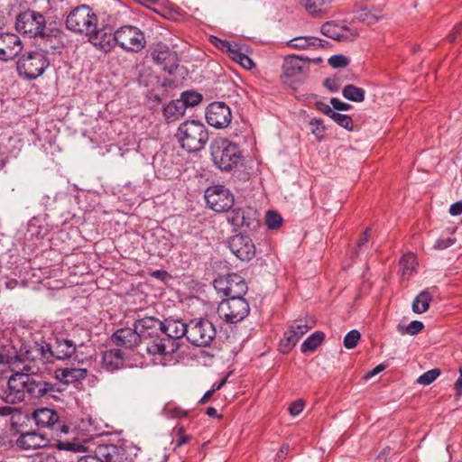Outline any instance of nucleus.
Wrapping results in <instances>:
<instances>
[{"instance_id":"obj_42","label":"nucleus","mask_w":462,"mask_h":462,"mask_svg":"<svg viewBox=\"0 0 462 462\" xmlns=\"http://www.w3.org/2000/svg\"><path fill=\"white\" fill-rule=\"evenodd\" d=\"M203 99L201 94L195 91H185L181 94L180 100L183 103L185 109L198 106Z\"/></svg>"},{"instance_id":"obj_5","label":"nucleus","mask_w":462,"mask_h":462,"mask_svg":"<svg viewBox=\"0 0 462 462\" xmlns=\"http://www.w3.org/2000/svg\"><path fill=\"white\" fill-rule=\"evenodd\" d=\"M142 344L148 354L162 356V351L153 350L152 346L162 345V321L154 317H144L134 321Z\"/></svg>"},{"instance_id":"obj_43","label":"nucleus","mask_w":462,"mask_h":462,"mask_svg":"<svg viewBox=\"0 0 462 462\" xmlns=\"http://www.w3.org/2000/svg\"><path fill=\"white\" fill-rule=\"evenodd\" d=\"M424 328V325L421 321L413 320L409 325L404 326L402 324L397 325V330L402 334H408L411 336H415L422 331Z\"/></svg>"},{"instance_id":"obj_50","label":"nucleus","mask_w":462,"mask_h":462,"mask_svg":"<svg viewBox=\"0 0 462 462\" xmlns=\"http://www.w3.org/2000/svg\"><path fill=\"white\" fill-rule=\"evenodd\" d=\"M361 335L358 330L353 329L349 331L344 337V346L347 349H352L356 347L357 342L359 341Z\"/></svg>"},{"instance_id":"obj_2","label":"nucleus","mask_w":462,"mask_h":462,"mask_svg":"<svg viewBox=\"0 0 462 462\" xmlns=\"http://www.w3.org/2000/svg\"><path fill=\"white\" fill-rule=\"evenodd\" d=\"M180 146L188 152L203 150L208 142L207 126L198 120H186L181 123L175 134Z\"/></svg>"},{"instance_id":"obj_10","label":"nucleus","mask_w":462,"mask_h":462,"mask_svg":"<svg viewBox=\"0 0 462 462\" xmlns=\"http://www.w3.org/2000/svg\"><path fill=\"white\" fill-rule=\"evenodd\" d=\"M45 17L42 14L28 9L16 16V31L29 37H44Z\"/></svg>"},{"instance_id":"obj_34","label":"nucleus","mask_w":462,"mask_h":462,"mask_svg":"<svg viewBox=\"0 0 462 462\" xmlns=\"http://www.w3.org/2000/svg\"><path fill=\"white\" fill-rule=\"evenodd\" d=\"M432 296L428 291H421L412 301V311L417 314L426 312L430 308Z\"/></svg>"},{"instance_id":"obj_40","label":"nucleus","mask_w":462,"mask_h":462,"mask_svg":"<svg viewBox=\"0 0 462 462\" xmlns=\"http://www.w3.org/2000/svg\"><path fill=\"white\" fill-rule=\"evenodd\" d=\"M300 340L299 336L295 334L294 330L290 328L284 333L283 338L280 343V351L283 354L289 353L291 348L298 343Z\"/></svg>"},{"instance_id":"obj_20","label":"nucleus","mask_w":462,"mask_h":462,"mask_svg":"<svg viewBox=\"0 0 462 462\" xmlns=\"http://www.w3.org/2000/svg\"><path fill=\"white\" fill-rule=\"evenodd\" d=\"M228 222L235 227L254 228L258 225L255 211L252 208H236L228 211Z\"/></svg>"},{"instance_id":"obj_6","label":"nucleus","mask_w":462,"mask_h":462,"mask_svg":"<svg viewBox=\"0 0 462 462\" xmlns=\"http://www.w3.org/2000/svg\"><path fill=\"white\" fill-rule=\"evenodd\" d=\"M49 66L46 54L41 51L23 54L17 62V71L26 79H35L43 74Z\"/></svg>"},{"instance_id":"obj_53","label":"nucleus","mask_w":462,"mask_h":462,"mask_svg":"<svg viewBox=\"0 0 462 462\" xmlns=\"http://www.w3.org/2000/svg\"><path fill=\"white\" fill-rule=\"evenodd\" d=\"M328 64L335 69L344 68L349 64V60L345 55L337 54L328 59Z\"/></svg>"},{"instance_id":"obj_52","label":"nucleus","mask_w":462,"mask_h":462,"mask_svg":"<svg viewBox=\"0 0 462 462\" xmlns=\"http://www.w3.org/2000/svg\"><path fill=\"white\" fill-rule=\"evenodd\" d=\"M217 48L226 52L227 54L230 52L232 48H236V42H231L228 41L221 40L216 36L211 37L210 41Z\"/></svg>"},{"instance_id":"obj_35","label":"nucleus","mask_w":462,"mask_h":462,"mask_svg":"<svg viewBox=\"0 0 462 462\" xmlns=\"http://www.w3.org/2000/svg\"><path fill=\"white\" fill-rule=\"evenodd\" d=\"M228 57L246 69H251L254 67L253 60L243 52L242 47L237 43H236V48H232Z\"/></svg>"},{"instance_id":"obj_45","label":"nucleus","mask_w":462,"mask_h":462,"mask_svg":"<svg viewBox=\"0 0 462 462\" xmlns=\"http://www.w3.org/2000/svg\"><path fill=\"white\" fill-rule=\"evenodd\" d=\"M310 125L311 127V133L315 135L316 139L318 141L323 140L326 132L323 120L320 118H313L310 121Z\"/></svg>"},{"instance_id":"obj_32","label":"nucleus","mask_w":462,"mask_h":462,"mask_svg":"<svg viewBox=\"0 0 462 462\" xmlns=\"http://www.w3.org/2000/svg\"><path fill=\"white\" fill-rule=\"evenodd\" d=\"M186 109L180 99L172 100L163 107V116L167 122H174L185 115Z\"/></svg>"},{"instance_id":"obj_49","label":"nucleus","mask_w":462,"mask_h":462,"mask_svg":"<svg viewBox=\"0 0 462 462\" xmlns=\"http://www.w3.org/2000/svg\"><path fill=\"white\" fill-rule=\"evenodd\" d=\"M265 222L268 228L277 229L282 224V217L275 211H268L266 213Z\"/></svg>"},{"instance_id":"obj_55","label":"nucleus","mask_w":462,"mask_h":462,"mask_svg":"<svg viewBox=\"0 0 462 462\" xmlns=\"http://www.w3.org/2000/svg\"><path fill=\"white\" fill-rule=\"evenodd\" d=\"M455 242H456V240L451 237L439 238L434 244L433 248L435 250H443V249L448 248L449 246L453 245L455 244Z\"/></svg>"},{"instance_id":"obj_9","label":"nucleus","mask_w":462,"mask_h":462,"mask_svg":"<svg viewBox=\"0 0 462 462\" xmlns=\"http://www.w3.org/2000/svg\"><path fill=\"white\" fill-rule=\"evenodd\" d=\"M215 325L206 318L190 319L188 326L187 340L196 346H208L216 337Z\"/></svg>"},{"instance_id":"obj_17","label":"nucleus","mask_w":462,"mask_h":462,"mask_svg":"<svg viewBox=\"0 0 462 462\" xmlns=\"http://www.w3.org/2000/svg\"><path fill=\"white\" fill-rule=\"evenodd\" d=\"M50 232L51 226L44 218L33 217L27 224L24 241L25 243H30L31 245H37L38 243L42 242L49 236Z\"/></svg>"},{"instance_id":"obj_14","label":"nucleus","mask_w":462,"mask_h":462,"mask_svg":"<svg viewBox=\"0 0 462 462\" xmlns=\"http://www.w3.org/2000/svg\"><path fill=\"white\" fill-rule=\"evenodd\" d=\"M207 123L216 128H226L232 121L230 107L224 102H213L206 108L205 113Z\"/></svg>"},{"instance_id":"obj_46","label":"nucleus","mask_w":462,"mask_h":462,"mask_svg":"<svg viewBox=\"0 0 462 462\" xmlns=\"http://www.w3.org/2000/svg\"><path fill=\"white\" fill-rule=\"evenodd\" d=\"M357 18L364 23H366L368 24H373V23H376L381 18V15H379L378 14L373 13L368 8L365 7V8H361L357 12Z\"/></svg>"},{"instance_id":"obj_58","label":"nucleus","mask_w":462,"mask_h":462,"mask_svg":"<svg viewBox=\"0 0 462 462\" xmlns=\"http://www.w3.org/2000/svg\"><path fill=\"white\" fill-rule=\"evenodd\" d=\"M32 462H57L56 457L46 452L38 453L32 459Z\"/></svg>"},{"instance_id":"obj_47","label":"nucleus","mask_w":462,"mask_h":462,"mask_svg":"<svg viewBox=\"0 0 462 462\" xmlns=\"http://www.w3.org/2000/svg\"><path fill=\"white\" fill-rule=\"evenodd\" d=\"M341 127L352 131L354 128L353 120L350 116L335 112L332 118Z\"/></svg>"},{"instance_id":"obj_63","label":"nucleus","mask_w":462,"mask_h":462,"mask_svg":"<svg viewBox=\"0 0 462 462\" xmlns=\"http://www.w3.org/2000/svg\"><path fill=\"white\" fill-rule=\"evenodd\" d=\"M449 213L452 216H458L462 214V200L453 203L449 208Z\"/></svg>"},{"instance_id":"obj_48","label":"nucleus","mask_w":462,"mask_h":462,"mask_svg":"<svg viewBox=\"0 0 462 462\" xmlns=\"http://www.w3.org/2000/svg\"><path fill=\"white\" fill-rule=\"evenodd\" d=\"M440 374V370L438 368L429 370L422 374L417 379L418 383L422 385H429L433 383Z\"/></svg>"},{"instance_id":"obj_33","label":"nucleus","mask_w":462,"mask_h":462,"mask_svg":"<svg viewBox=\"0 0 462 462\" xmlns=\"http://www.w3.org/2000/svg\"><path fill=\"white\" fill-rule=\"evenodd\" d=\"M20 355V367L23 365L25 360L31 362H40L37 341L23 343L18 350Z\"/></svg>"},{"instance_id":"obj_36","label":"nucleus","mask_w":462,"mask_h":462,"mask_svg":"<svg viewBox=\"0 0 462 462\" xmlns=\"http://www.w3.org/2000/svg\"><path fill=\"white\" fill-rule=\"evenodd\" d=\"M330 1L331 0H300V4L310 14L318 16L326 11V6Z\"/></svg>"},{"instance_id":"obj_64","label":"nucleus","mask_w":462,"mask_h":462,"mask_svg":"<svg viewBox=\"0 0 462 462\" xmlns=\"http://www.w3.org/2000/svg\"><path fill=\"white\" fill-rule=\"evenodd\" d=\"M77 462H102L98 457L97 454L85 455L78 458Z\"/></svg>"},{"instance_id":"obj_57","label":"nucleus","mask_w":462,"mask_h":462,"mask_svg":"<svg viewBox=\"0 0 462 462\" xmlns=\"http://www.w3.org/2000/svg\"><path fill=\"white\" fill-rule=\"evenodd\" d=\"M330 104L332 105L335 110L338 111H347L351 108V105L348 103L342 102L337 97H332L330 99Z\"/></svg>"},{"instance_id":"obj_44","label":"nucleus","mask_w":462,"mask_h":462,"mask_svg":"<svg viewBox=\"0 0 462 462\" xmlns=\"http://www.w3.org/2000/svg\"><path fill=\"white\" fill-rule=\"evenodd\" d=\"M21 415L20 409L18 408L8 405L0 406V419H6L7 417H10L12 426L16 423V420L20 419Z\"/></svg>"},{"instance_id":"obj_23","label":"nucleus","mask_w":462,"mask_h":462,"mask_svg":"<svg viewBox=\"0 0 462 462\" xmlns=\"http://www.w3.org/2000/svg\"><path fill=\"white\" fill-rule=\"evenodd\" d=\"M89 42L98 50L108 52L110 51L115 44H116V32L113 33L109 29L106 28L97 29L95 28V31L89 33L88 35Z\"/></svg>"},{"instance_id":"obj_38","label":"nucleus","mask_w":462,"mask_h":462,"mask_svg":"<svg viewBox=\"0 0 462 462\" xmlns=\"http://www.w3.org/2000/svg\"><path fill=\"white\" fill-rule=\"evenodd\" d=\"M325 334L321 331H316L308 337L301 344V352L307 353L314 351L324 340Z\"/></svg>"},{"instance_id":"obj_25","label":"nucleus","mask_w":462,"mask_h":462,"mask_svg":"<svg viewBox=\"0 0 462 462\" xmlns=\"http://www.w3.org/2000/svg\"><path fill=\"white\" fill-rule=\"evenodd\" d=\"M307 60L297 55H289L285 57L282 64V72L288 79L297 78L305 74L308 70Z\"/></svg>"},{"instance_id":"obj_28","label":"nucleus","mask_w":462,"mask_h":462,"mask_svg":"<svg viewBox=\"0 0 462 462\" xmlns=\"http://www.w3.org/2000/svg\"><path fill=\"white\" fill-rule=\"evenodd\" d=\"M48 439L36 431L22 433L16 439V446L23 450H32L43 448L47 445Z\"/></svg>"},{"instance_id":"obj_37","label":"nucleus","mask_w":462,"mask_h":462,"mask_svg":"<svg viewBox=\"0 0 462 462\" xmlns=\"http://www.w3.org/2000/svg\"><path fill=\"white\" fill-rule=\"evenodd\" d=\"M343 97L352 102H363L365 97V91L362 88L355 85H346L342 90Z\"/></svg>"},{"instance_id":"obj_39","label":"nucleus","mask_w":462,"mask_h":462,"mask_svg":"<svg viewBox=\"0 0 462 462\" xmlns=\"http://www.w3.org/2000/svg\"><path fill=\"white\" fill-rule=\"evenodd\" d=\"M402 276H410L417 265L416 256L411 254H404L399 262Z\"/></svg>"},{"instance_id":"obj_4","label":"nucleus","mask_w":462,"mask_h":462,"mask_svg":"<svg viewBox=\"0 0 462 462\" xmlns=\"http://www.w3.org/2000/svg\"><path fill=\"white\" fill-rule=\"evenodd\" d=\"M210 155L214 164L226 171L236 168L242 158L238 145L223 138L215 139L211 143Z\"/></svg>"},{"instance_id":"obj_16","label":"nucleus","mask_w":462,"mask_h":462,"mask_svg":"<svg viewBox=\"0 0 462 462\" xmlns=\"http://www.w3.org/2000/svg\"><path fill=\"white\" fill-rule=\"evenodd\" d=\"M228 247L241 261H250L255 254V245L245 235L233 236L228 241Z\"/></svg>"},{"instance_id":"obj_62","label":"nucleus","mask_w":462,"mask_h":462,"mask_svg":"<svg viewBox=\"0 0 462 462\" xmlns=\"http://www.w3.org/2000/svg\"><path fill=\"white\" fill-rule=\"evenodd\" d=\"M324 86L330 91L336 92L338 90V84L334 79H326L324 81Z\"/></svg>"},{"instance_id":"obj_60","label":"nucleus","mask_w":462,"mask_h":462,"mask_svg":"<svg viewBox=\"0 0 462 462\" xmlns=\"http://www.w3.org/2000/svg\"><path fill=\"white\" fill-rule=\"evenodd\" d=\"M369 231H370V229L366 228L364 231V233L362 234V236H360V238L358 239V242H357V245H356L357 250L355 251V254L356 256L358 255V250H361L363 248V246H365L368 243V240H369Z\"/></svg>"},{"instance_id":"obj_41","label":"nucleus","mask_w":462,"mask_h":462,"mask_svg":"<svg viewBox=\"0 0 462 462\" xmlns=\"http://www.w3.org/2000/svg\"><path fill=\"white\" fill-rule=\"evenodd\" d=\"M38 353L40 362L45 364L50 363L53 358L52 345L45 340L37 341Z\"/></svg>"},{"instance_id":"obj_21","label":"nucleus","mask_w":462,"mask_h":462,"mask_svg":"<svg viewBox=\"0 0 462 462\" xmlns=\"http://www.w3.org/2000/svg\"><path fill=\"white\" fill-rule=\"evenodd\" d=\"M84 345V341L79 339L57 337L52 345L53 358L60 360L69 359L75 354L77 347H81Z\"/></svg>"},{"instance_id":"obj_1","label":"nucleus","mask_w":462,"mask_h":462,"mask_svg":"<svg viewBox=\"0 0 462 462\" xmlns=\"http://www.w3.org/2000/svg\"><path fill=\"white\" fill-rule=\"evenodd\" d=\"M61 392L56 383L34 372L30 365H23L8 377L6 387L0 393V399L7 404H16L24 402L26 397L32 400L57 399V394Z\"/></svg>"},{"instance_id":"obj_7","label":"nucleus","mask_w":462,"mask_h":462,"mask_svg":"<svg viewBox=\"0 0 462 462\" xmlns=\"http://www.w3.org/2000/svg\"><path fill=\"white\" fill-rule=\"evenodd\" d=\"M97 17L88 5H80L73 9L66 20V27L76 33L88 35L95 31Z\"/></svg>"},{"instance_id":"obj_19","label":"nucleus","mask_w":462,"mask_h":462,"mask_svg":"<svg viewBox=\"0 0 462 462\" xmlns=\"http://www.w3.org/2000/svg\"><path fill=\"white\" fill-rule=\"evenodd\" d=\"M154 62L170 75L174 74L179 68V57L176 51H171L167 46H161L152 53Z\"/></svg>"},{"instance_id":"obj_54","label":"nucleus","mask_w":462,"mask_h":462,"mask_svg":"<svg viewBox=\"0 0 462 462\" xmlns=\"http://www.w3.org/2000/svg\"><path fill=\"white\" fill-rule=\"evenodd\" d=\"M314 324V320H310V325H301L300 322H298L297 324L292 325L291 328V330H294L295 334L299 336V338H300L304 334H306L310 328H313Z\"/></svg>"},{"instance_id":"obj_8","label":"nucleus","mask_w":462,"mask_h":462,"mask_svg":"<svg viewBox=\"0 0 462 462\" xmlns=\"http://www.w3.org/2000/svg\"><path fill=\"white\" fill-rule=\"evenodd\" d=\"M249 312V303L244 297H226L220 301L217 307L219 318L230 324L242 321Z\"/></svg>"},{"instance_id":"obj_18","label":"nucleus","mask_w":462,"mask_h":462,"mask_svg":"<svg viewBox=\"0 0 462 462\" xmlns=\"http://www.w3.org/2000/svg\"><path fill=\"white\" fill-rule=\"evenodd\" d=\"M320 32L323 35L338 42H351L358 35L356 30L335 21L323 23L320 27Z\"/></svg>"},{"instance_id":"obj_31","label":"nucleus","mask_w":462,"mask_h":462,"mask_svg":"<svg viewBox=\"0 0 462 462\" xmlns=\"http://www.w3.org/2000/svg\"><path fill=\"white\" fill-rule=\"evenodd\" d=\"M123 365L124 357L120 349H109L103 354L102 365L106 370L114 372L122 367Z\"/></svg>"},{"instance_id":"obj_30","label":"nucleus","mask_w":462,"mask_h":462,"mask_svg":"<svg viewBox=\"0 0 462 462\" xmlns=\"http://www.w3.org/2000/svg\"><path fill=\"white\" fill-rule=\"evenodd\" d=\"M86 376L87 370L83 368L65 367L55 370L56 379L66 384L82 381Z\"/></svg>"},{"instance_id":"obj_26","label":"nucleus","mask_w":462,"mask_h":462,"mask_svg":"<svg viewBox=\"0 0 462 462\" xmlns=\"http://www.w3.org/2000/svg\"><path fill=\"white\" fill-rule=\"evenodd\" d=\"M0 366H8L13 373L21 368L18 349L12 342L0 345Z\"/></svg>"},{"instance_id":"obj_24","label":"nucleus","mask_w":462,"mask_h":462,"mask_svg":"<svg viewBox=\"0 0 462 462\" xmlns=\"http://www.w3.org/2000/svg\"><path fill=\"white\" fill-rule=\"evenodd\" d=\"M112 339L116 346L125 348H133L139 345H143L140 338V334L134 326L133 328H123L117 329L116 332H114Z\"/></svg>"},{"instance_id":"obj_15","label":"nucleus","mask_w":462,"mask_h":462,"mask_svg":"<svg viewBox=\"0 0 462 462\" xmlns=\"http://www.w3.org/2000/svg\"><path fill=\"white\" fill-rule=\"evenodd\" d=\"M32 419L39 428H47L63 433L69 432V427L61 423L60 415L54 409L38 408L32 412Z\"/></svg>"},{"instance_id":"obj_27","label":"nucleus","mask_w":462,"mask_h":462,"mask_svg":"<svg viewBox=\"0 0 462 462\" xmlns=\"http://www.w3.org/2000/svg\"><path fill=\"white\" fill-rule=\"evenodd\" d=\"M102 462H123L125 458V448L116 444H100L95 449Z\"/></svg>"},{"instance_id":"obj_61","label":"nucleus","mask_w":462,"mask_h":462,"mask_svg":"<svg viewBox=\"0 0 462 462\" xmlns=\"http://www.w3.org/2000/svg\"><path fill=\"white\" fill-rule=\"evenodd\" d=\"M289 452V446L287 444H284L281 447L280 450L278 451V453L276 454V457H275V460L277 462H282L287 454Z\"/></svg>"},{"instance_id":"obj_51","label":"nucleus","mask_w":462,"mask_h":462,"mask_svg":"<svg viewBox=\"0 0 462 462\" xmlns=\"http://www.w3.org/2000/svg\"><path fill=\"white\" fill-rule=\"evenodd\" d=\"M164 412L169 418H184L189 415V411L179 406H167Z\"/></svg>"},{"instance_id":"obj_22","label":"nucleus","mask_w":462,"mask_h":462,"mask_svg":"<svg viewBox=\"0 0 462 462\" xmlns=\"http://www.w3.org/2000/svg\"><path fill=\"white\" fill-rule=\"evenodd\" d=\"M22 51V42L14 33H0V60L14 59Z\"/></svg>"},{"instance_id":"obj_3","label":"nucleus","mask_w":462,"mask_h":462,"mask_svg":"<svg viewBox=\"0 0 462 462\" xmlns=\"http://www.w3.org/2000/svg\"><path fill=\"white\" fill-rule=\"evenodd\" d=\"M189 323L181 319L168 318L162 321V345L152 346L153 350L162 351V356H170L180 348L179 340L188 335Z\"/></svg>"},{"instance_id":"obj_56","label":"nucleus","mask_w":462,"mask_h":462,"mask_svg":"<svg viewBox=\"0 0 462 462\" xmlns=\"http://www.w3.org/2000/svg\"><path fill=\"white\" fill-rule=\"evenodd\" d=\"M304 408V402L302 400H297L293 402L288 408L290 414L292 416L299 415Z\"/></svg>"},{"instance_id":"obj_12","label":"nucleus","mask_w":462,"mask_h":462,"mask_svg":"<svg viewBox=\"0 0 462 462\" xmlns=\"http://www.w3.org/2000/svg\"><path fill=\"white\" fill-rule=\"evenodd\" d=\"M205 199L208 206L216 212L229 211L234 205V195L222 185H216L207 189Z\"/></svg>"},{"instance_id":"obj_11","label":"nucleus","mask_w":462,"mask_h":462,"mask_svg":"<svg viewBox=\"0 0 462 462\" xmlns=\"http://www.w3.org/2000/svg\"><path fill=\"white\" fill-rule=\"evenodd\" d=\"M116 44L127 51L138 52L146 44L143 32L137 27L126 25L116 31Z\"/></svg>"},{"instance_id":"obj_59","label":"nucleus","mask_w":462,"mask_h":462,"mask_svg":"<svg viewBox=\"0 0 462 462\" xmlns=\"http://www.w3.org/2000/svg\"><path fill=\"white\" fill-rule=\"evenodd\" d=\"M316 109L324 115L329 116L332 118L333 114H335V111L329 106V105L324 103V102H317L315 104Z\"/></svg>"},{"instance_id":"obj_13","label":"nucleus","mask_w":462,"mask_h":462,"mask_svg":"<svg viewBox=\"0 0 462 462\" xmlns=\"http://www.w3.org/2000/svg\"><path fill=\"white\" fill-rule=\"evenodd\" d=\"M217 291H222L226 297H244L248 287L245 279L237 273H228L214 281Z\"/></svg>"},{"instance_id":"obj_29","label":"nucleus","mask_w":462,"mask_h":462,"mask_svg":"<svg viewBox=\"0 0 462 462\" xmlns=\"http://www.w3.org/2000/svg\"><path fill=\"white\" fill-rule=\"evenodd\" d=\"M286 45L296 50H316L325 48L328 42L314 36H298L288 41Z\"/></svg>"}]
</instances>
